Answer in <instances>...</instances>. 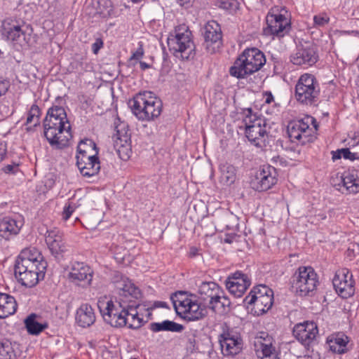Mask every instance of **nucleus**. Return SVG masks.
<instances>
[{"mask_svg":"<svg viewBox=\"0 0 359 359\" xmlns=\"http://www.w3.org/2000/svg\"><path fill=\"white\" fill-rule=\"evenodd\" d=\"M71 125L62 107H50L43 120V134L50 145L55 149L68 146Z\"/></svg>","mask_w":359,"mask_h":359,"instance_id":"nucleus-1","label":"nucleus"},{"mask_svg":"<svg viewBox=\"0 0 359 359\" xmlns=\"http://www.w3.org/2000/svg\"><path fill=\"white\" fill-rule=\"evenodd\" d=\"M265 63L266 57L262 51L257 48H248L235 60L229 74L238 79H245L258 72Z\"/></svg>","mask_w":359,"mask_h":359,"instance_id":"nucleus-2","label":"nucleus"},{"mask_svg":"<svg viewBox=\"0 0 359 359\" xmlns=\"http://www.w3.org/2000/svg\"><path fill=\"white\" fill-rule=\"evenodd\" d=\"M133 114L140 121H151L161 114V100L150 91L140 93L128 101Z\"/></svg>","mask_w":359,"mask_h":359,"instance_id":"nucleus-3","label":"nucleus"},{"mask_svg":"<svg viewBox=\"0 0 359 359\" xmlns=\"http://www.w3.org/2000/svg\"><path fill=\"white\" fill-rule=\"evenodd\" d=\"M177 315L188 321L198 320L205 316V310L201 306L192 294L178 291L171 296Z\"/></svg>","mask_w":359,"mask_h":359,"instance_id":"nucleus-4","label":"nucleus"},{"mask_svg":"<svg viewBox=\"0 0 359 359\" xmlns=\"http://www.w3.org/2000/svg\"><path fill=\"white\" fill-rule=\"evenodd\" d=\"M317 130V121L311 116H307L302 119L290 121L287 128L290 141L302 145L312 142L316 140Z\"/></svg>","mask_w":359,"mask_h":359,"instance_id":"nucleus-5","label":"nucleus"},{"mask_svg":"<svg viewBox=\"0 0 359 359\" xmlns=\"http://www.w3.org/2000/svg\"><path fill=\"white\" fill-rule=\"evenodd\" d=\"M292 287L300 297H312L319 284L318 277L311 266H299L291 277Z\"/></svg>","mask_w":359,"mask_h":359,"instance_id":"nucleus-6","label":"nucleus"},{"mask_svg":"<svg viewBox=\"0 0 359 359\" xmlns=\"http://www.w3.org/2000/svg\"><path fill=\"white\" fill-rule=\"evenodd\" d=\"M243 113L246 137L257 147H265L268 138L265 121L253 114L251 108L245 109Z\"/></svg>","mask_w":359,"mask_h":359,"instance_id":"nucleus-7","label":"nucleus"},{"mask_svg":"<svg viewBox=\"0 0 359 359\" xmlns=\"http://www.w3.org/2000/svg\"><path fill=\"white\" fill-rule=\"evenodd\" d=\"M191 35V33L188 29L178 28L175 30V34L168 36V48L175 57L182 60H189L194 57L195 47Z\"/></svg>","mask_w":359,"mask_h":359,"instance_id":"nucleus-8","label":"nucleus"},{"mask_svg":"<svg viewBox=\"0 0 359 359\" xmlns=\"http://www.w3.org/2000/svg\"><path fill=\"white\" fill-rule=\"evenodd\" d=\"M97 307L104 320L114 327L126 326L128 322L127 317L128 304L118 302V305L106 297L97 301Z\"/></svg>","mask_w":359,"mask_h":359,"instance_id":"nucleus-9","label":"nucleus"},{"mask_svg":"<svg viewBox=\"0 0 359 359\" xmlns=\"http://www.w3.org/2000/svg\"><path fill=\"white\" fill-rule=\"evenodd\" d=\"M320 95V86L316 77L310 74L302 75L295 86V98L301 104L312 105Z\"/></svg>","mask_w":359,"mask_h":359,"instance_id":"nucleus-10","label":"nucleus"},{"mask_svg":"<svg viewBox=\"0 0 359 359\" xmlns=\"http://www.w3.org/2000/svg\"><path fill=\"white\" fill-rule=\"evenodd\" d=\"M39 265L36 266L34 264L15 262L14 276L18 282L27 287L35 286L40 276L43 277L48 264L46 262H42Z\"/></svg>","mask_w":359,"mask_h":359,"instance_id":"nucleus-11","label":"nucleus"},{"mask_svg":"<svg viewBox=\"0 0 359 359\" xmlns=\"http://www.w3.org/2000/svg\"><path fill=\"white\" fill-rule=\"evenodd\" d=\"M120 302L124 304L136 303L142 297L141 290L128 277L118 271H115L112 277Z\"/></svg>","mask_w":359,"mask_h":359,"instance_id":"nucleus-12","label":"nucleus"},{"mask_svg":"<svg viewBox=\"0 0 359 359\" xmlns=\"http://www.w3.org/2000/svg\"><path fill=\"white\" fill-rule=\"evenodd\" d=\"M24 27L15 19L6 18L1 22L0 31L13 46L22 48L27 46L30 40V34L23 29Z\"/></svg>","mask_w":359,"mask_h":359,"instance_id":"nucleus-13","label":"nucleus"},{"mask_svg":"<svg viewBox=\"0 0 359 359\" xmlns=\"http://www.w3.org/2000/svg\"><path fill=\"white\" fill-rule=\"evenodd\" d=\"M114 130L116 131L113 135L114 147L119 157L123 161H127L131 153V140L128 125L121 121L117 117L114 121Z\"/></svg>","mask_w":359,"mask_h":359,"instance_id":"nucleus-14","label":"nucleus"},{"mask_svg":"<svg viewBox=\"0 0 359 359\" xmlns=\"http://www.w3.org/2000/svg\"><path fill=\"white\" fill-rule=\"evenodd\" d=\"M318 60V50L313 44L304 42L297 46L296 49L290 56V61L294 65L308 68L315 65Z\"/></svg>","mask_w":359,"mask_h":359,"instance_id":"nucleus-15","label":"nucleus"},{"mask_svg":"<svg viewBox=\"0 0 359 359\" xmlns=\"http://www.w3.org/2000/svg\"><path fill=\"white\" fill-rule=\"evenodd\" d=\"M94 275L93 270L86 263L74 262L70 264L67 277L74 285L88 287L91 285Z\"/></svg>","mask_w":359,"mask_h":359,"instance_id":"nucleus-16","label":"nucleus"},{"mask_svg":"<svg viewBox=\"0 0 359 359\" xmlns=\"http://www.w3.org/2000/svg\"><path fill=\"white\" fill-rule=\"evenodd\" d=\"M219 342L224 355L233 356L243 348V340L239 333L226 326L219 337Z\"/></svg>","mask_w":359,"mask_h":359,"instance_id":"nucleus-17","label":"nucleus"},{"mask_svg":"<svg viewBox=\"0 0 359 359\" xmlns=\"http://www.w3.org/2000/svg\"><path fill=\"white\" fill-rule=\"evenodd\" d=\"M276 169L269 165H264L256 173L252 182V187L257 191H265L271 189L278 181Z\"/></svg>","mask_w":359,"mask_h":359,"instance_id":"nucleus-18","label":"nucleus"},{"mask_svg":"<svg viewBox=\"0 0 359 359\" xmlns=\"http://www.w3.org/2000/svg\"><path fill=\"white\" fill-rule=\"evenodd\" d=\"M203 46L209 53H214L222 44V34L220 25L215 20L207 22L204 27Z\"/></svg>","mask_w":359,"mask_h":359,"instance_id":"nucleus-19","label":"nucleus"},{"mask_svg":"<svg viewBox=\"0 0 359 359\" xmlns=\"http://www.w3.org/2000/svg\"><path fill=\"white\" fill-rule=\"evenodd\" d=\"M229 292L235 297H241L251 285L248 275L241 271L231 273L225 280Z\"/></svg>","mask_w":359,"mask_h":359,"instance_id":"nucleus-20","label":"nucleus"},{"mask_svg":"<svg viewBox=\"0 0 359 359\" xmlns=\"http://www.w3.org/2000/svg\"><path fill=\"white\" fill-rule=\"evenodd\" d=\"M333 286L337 293L342 298H348L355 292V282L352 274L346 269L337 272L333 280Z\"/></svg>","mask_w":359,"mask_h":359,"instance_id":"nucleus-21","label":"nucleus"},{"mask_svg":"<svg viewBox=\"0 0 359 359\" xmlns=\"http://www.w3.org/2000/svg\"><path fill=\"white\" fill-rule=\"evenodd\" d=\"M267 28L264 30L266 34H271L281 38L290 30L289 20L282 14H270L266 17Z\"/></svg>","mask_w":359,"mask_h":359,"instance_id":"nucleus-22","label":"nucleus"},{"mask_svg":"<svg viewBox=\"0 0 359 359\" xmlns=\"http://www.w3.org/2000/svg\"><path fill=\"white\" fill-rule=\"evenodd\" d=\"M201 299L212 311H216V302L222 295V289L215 282H203L198 288Z\"/></svg>","mask_w":359,"mask_h":359,"instance_id":"nucleus-23","label":"nucleus"},{"mask_svg":"<svg viewBox=\"0 0 359 359\" xmlns=\"http://www.w3.org/2000/svg\"><path fill=\"white\" fill-rule=\"evenodd\" d=\"M46 243L51 254L56 258L62 256L67 250V245L63 241V233L57 228L47 230Z\"/></svg>","mask_w":359,"mask_h":359,"instance_id":"nucleus-24","label":"nucleus"},{"mask_svg":"<svg viewBox=\"0 0 359 359\" xmlns=\"http://www.w3.org/2000/svg\"><path fill=\"white\" fill-rule=\"evenodd\" d=\"M318 333L317 325L314 322H306L294 326L293 334L304 346H309Z\"/></svg>","mask_w":359,"mask_h":359,"instance_id":"nucleus-25","label":"nucleus"},{"mask_svg":"<svg viewBox=\"0 0 359 359\" xmlns=\"http://www.w3.org/2000/svg\"><path fill=\"white\" fill-rule=\"evenodd\" d=\"M76 166L80 173L85 177L97 175L100 171V161L98 155L80 156L76 158Z\"/></svg>","mask_w":359,"mask_h":359,"instance_id":"nucleus-26","label":"nucleus"},{"mask_svg":"<svg viewBox=\"0 0 359 359\" xmlns=\"http://www.w3.org/2000/svg\"><path fill=\"white\" fill-rule=\"evenodd\" d=\"M243 302L247 305L253 306L255 313L258 316L262 315L271 308L273 303V292L268 293L260 298H257L256 296H246Z\"/></svg>","mask_w":359,"mask_h":359,"instance_id":"nucleus-27","label":"nucleus"},{"mask_svg":"<svg viewBox=\"0 0 359 359\" xmlns=\"http://www.w3.org/2000/svg\"><path fill=\"white\" fill-rule=\"evenodd\" d=\"M349 338L343 332H337L330 334L327 338V344L330 349L339 354L344 353L348 351L347 345Z\"/></svg>","mask_w":359,"mask_h":359,"instance_id":"nucleus-28","label":"nucleus"},{"mask_svg":"<svg viewBox=\"0 0 359 359\" xmlns=\"http://www.w3.org/2000/svg\"><path fill=\"white\" fill-rule=\"evenodd\" d=\"M76 321L82 327H88L95 321V314L93 307L88 304H82L76 311Z\"/></svg>","mask_w":359,"mask_h":359,"instance_id":"nucleus-29","label":"nucleus"},{"mask_svg":"<svg viewBox=\"0 0 359 359\" xmlns=\"http://www.w3.org/2000/svg\"><path fill=\"white\" fill-rule=\"evenodd\" d=\"M22 220L5 217L0 220V237L8 240L11 235H16L22 226Z\"/></svg>","mask_w":359,"mask_h":359,"instance_id":"nucleus-30","label":"nucleus"},{"mask_svg":"<svg viewBox=\"0 0 359 359\" xmlns=\"http://www.w3.org/2000/svg\"><path fill=\"white\" fill-rule=\"evenodd\" d=\"M341 181L348 194L359 193V170L352 168L344 172Z\"/></svg>","mask_w":359,"mask_h":359,"instance_id":"nucleus-31","label":"nucleus"},{"mask_svg":"<svg viewBox=\"0 0 359 359\" xmlns=\"http://www.w3.org/2000/svg\"><path fill=\"white\" fill-rule=\"evenodd\" d=\"M15 262L24 264H34L39 266L42 262H46L41 253L35 248H29L22 250L17 257Z\"/></svg>","mask_w":359,"mask_h":359,"instance_id":"nucleus-32","label":"nucleus"},{"mask_svg":"<svg viewBox=\"0 0 359 359\" xmlns=\"http://www.w3.org/2000/svg\"><path fill=\"white\" fill-rule=\"evenodd\" d=\"M17 309L15 298L5 293H0V318L13 314Z\"/></svg>","mask_w":359,"mask_h":359,"instance_id":"nucleus-33","label":"nucleus"},{"mask_svg":"<svg viewBox=\"0 0 359 359\" xmlns=\"http://www.w3.org/2000/svg\"><path fill=\"white\" fill-rule=\"evenodd\" d=\"M140 306L138 303L128 304L127 317L128 318V327L133 330L141 327L144 323L143 318L140 317L137 309Z\"/></svg>","mask_w":359,"mask_h":359,"instance_id":"nucleus-34","label":"nucleus"},{"mask_svg":"<svg viewBox=\"0 0 359 359\" xmlns=\"http://www.w3.org/2000/svg\"><path fill=\"white\" fill-rule=\"evenodd\" d=\"M184 326L174 321L165 320L161 323H151L149 324V329L154 332H181L184 330Z\"/></svg>","mask_w":359,"mask_h":359,"instance_id":"nucleus-35","label":"nucleus"},{"mask_svg":"<svg viewBox=\"0 0 359 359\" xmlns=\"http://www.w3.org/2000/svg\"><path fill=\"white\" fill-rule=\"evenodd\" d=\"M99 149L95 142L91 139H84L80 141L77 146L76 158L98 155Z\"/></svg>","mask_w":359,"mask_h":359,"instance_id":"nucleus-36","label":"nucleus"},{"mask_svg":"<svg viewBox=\"0 0 359 359\" xmlns=\"http://www.w3.org/2000/svg\"><path fill=\"white\" fill-rule=\"evenodd\" d=\"M256 353L261 359H280L271 342L264 343L261 340L255 342Z\"/></svg>","mask_w":359,"mask_h":359,"instance_id":"nucleus-37","label":"nucleus"},{"mask_svg":"<svg viewBox=\"0 0 359 359\" xmlns=\"http://www.w3.org/2000/svg\"><path fill=\"white\" fill-rule=\"evenodd\" d=\"M18 344L9 340L0 342V359H16L18 355Z\"/></svg>","mask_w":359,"mask_h":359,"instance_id":"nucleus-38","label":"nucleus"},{"mask_svg":"<svg viewBox=\"0 0 359 359\" xmlns=\"http://www.w3.org/2000/svg\"><path fill=\"white\" fill-rule=\"evenodd\" d=\"M36 318V315L32 313L25 320V327L30 334L37 335L48 327L47 323H40Z\"/></svg>","mask_w":359,"mask_h":359,"instance_id":"nucleus-39","label":"nucleus"},{"mask_svg":"<svg viewBox=\"0 0 359 359\" xmlns=\"http://www.w3.org/2000/svg\"><path fill=\"white\" fill-rule=\"evenodd\" d=\"M221 172L220 182L226 185L233 184L236 177V168L233 165L229 163H224L220 165Z\"/></svg>","mask_w":359,"mask_h":359,"instance_id":"nucleus-40","label":"nucleus"},{"mask_svg":"<svg viewBox=\"0 0 359 359\" xmlns=\"http://www.w3.org/2000/svg\"><path fill=\"white\" fill-rule=\"evenodd\" d=\"M41 110L36 104H32L27 117L26 124H32L34 122V126L39 125V116Z\"/></svg>","mask_w":359,"mask_h":359,"instance_id":"nucleus-41","label":"nucleus"},{"mask_svg":"<svg viewBox=\"0 0 359 359\" xmlns=\"http://www.w3.org/2000/svg\"><path fill=\"white\" fill-rule=\"evenodd\" d=\"M99 12L104 17H109L114 14V8L111 1L102 0L99 1Z\"/></svg>","mask_w":359,"mask_h":359,"instance_id":"nucleus-42","label":"nucleus"},{"mask_svg":"<svg viewBox=\"0 0 359 359\" xmlns=\"http://www.w3.org/2000/svg\"><path fill=\"white\" fill-rule=\"evenodd\" d=\"M273 292V290L265 285H259L254 287L248 296H256L257 298L262 297L268 293Z\"/></svg>","mask_w":359,"mask_h":359,"instance_id":"nucleus-43","label":"nucleus"},{"mask_svg":"<svg viewBox=\"0 0 359 359\" xmlns=\"http://www.w3.org/2000/svg\"><path fill=\"white\" fill-rule=\"evenodd\" d=\"M219 7L229 12H235L238 9L239 3L237 0H219Z\"/></svg>","mask_w":359,"mask_h":359,"instance_id":"nucleus-44","label":"nucleus"},{"mask_svg":"<svg viewBox=\"0 0 359 359\" xmlns=\"http://www.w3.org/2000/svg\"><path fill=\"white\" fill-rule=\"evenodd\" d=\"M186 337L187 340V348L191 352L198 350L197 341H196V331L191 330L186 333Z\"/></svg>","mask_w":359,"mask_h":359,"instance_id":"nucleus-45","label":"nucleus"},{"mask_svg":"<svg viewBox=\"0 0 359 359\" xmlns=\"http://www.w3.org/2000/svg\"><path fill=\"white\" fill-rule=\"evenodd\" d=\"M11 86L8 79L0 75V97L5 95Z\"/></svg>","mask_w":359,"mask_h":359,"instance_id":"nucleus-46","label":"nucleus"},{"mask_svg":"<svg viewBox=\"0 0 359 359\" xmlns=\"http://www.w3.org/2000/svg\"><path fill=\"white\" fill-rule=\"evenodd\" d=\"M75 210V205L71 203L65 204L62 212V217L64 220H67Z\"/></svg>","mask_w":359,"mask_h":359,"instance_id":"nucleus-47","label":"nucleus"},{"mask_svg":"<svg viewBox=\"0 0 359 359\" xmlns=\"http://www.w3.org/2000/svg\"><path fill=\"white\" fill-rule=\"evenodd\" d=\"M231 304V302L229 299L225 296L224 292L222 290V295H221L220 298L218 301L216 302V310L219 309V305H220L221 308L224 309L225 307H229Z\"/></svg>","mask_w":359,"mask_h":359,"instance_id":"nucleus-48","label":"nucleus"},{"mask_svg":"<svg viewBox=\"0 0 359 359\" xmlns=\"http://www.w3.org/2000/svg\"><path fill=\"white\" fill-rule=\"evenodd\" d=\"M329 18L326 15H315L313 17V22L316 26L323 27L329 22Z\"/></svg>","mask_w":359,"mask_h":359,"instance_id":"nucleus-49","label":"nucleus"},{"mask_svg":"<svg viewBox=\"0 0 359 359\" xmlns=\"http://www.w3.org/2000/svg\"><path fill=\"white\" fill-rule=\"evenodd\" d=\"M342 156L345 159H349L353 161L358 158V154L357 153H352L348 148L341 149Z\"/></svg>","mask_w":359,"mask_h":359,"instance_id":"nucleus-50","label":"nucleus"},{"mask_svg":"<svg viewBox=\"0 0 359 359\" xmlns=\"http://www.w3.org/2000/svg\"><path fill=\"white\" fill-rule=\"evenodd\" d=\"M103 46V41L101 39L98 38L92 44V50L93 53L97 54L101 48Z\"/></svg>","mask_w":359,"mask_h":359,"instance_id":"nucleus-51","label":"nucleus"},{"mask_svg":"<svg viewBox=\"0 0 359 359\" xmlns=\"http://www.w3.org/2000/svg\"><path fill=\"white\" fill-rule=\"evenodd\" d=\"M144 55V50L142 46H140L135 52H134L130 57V60H140Z\"/></svg>","mask_w":359,"mask_h":359,"instance_id":"nucleus-52","label":"nucleus"},{"mask_svg":"<svg viewBox=\"0 0 359 359\" xmlns=\"http://www.w3.org/2000/svg\"><path fill=\"white\" fill-rule=\"evenodd\" d=\"M265 104H271L274 102V97L271 91H266L263 93Z\"/></svg>","mask_w":359,"mask_h":359,"instance_id":"nucleus-53","label":"nucleus"},{"mask_svg":"<svg viewBox=\"0 0 359 359\" xmlns=\"http://www.w3.org/2000/svg\"><path fill=\"white\" fill-rule=\"evenodd\" d=\"M156 308H168L167 303L165 302L156 301L154 302L153 305L147 309V311L149 309H153Z\"/></svg>","mask_w":359,"mask_h":359,"instance_id":"nucleus-54","label":"nucleus"},{"mask_svg":"<svg viewBox=\"0 0 359 359\" xmlns=\"http://www.w3.org/2000/svg\"><path fill=\"white\" fill-rule=\"evenodd\" d=\"M199 252H200V248L195 247V246H192L189 248V251L188 252V256L190 258L196 257V256L200 255Z\"/></svg>","mask_w":359,"mask_h":359,"instance_id":"nucleus-55","label":"nucleus"},{"mask_svg":"<svg viewBox=\"0 0 359 359\" xmlns=\"http://www.w3.org/2000/svg\"><path fill=\"white\" fill-rule=\"evenodd\" d=\"M16 168L15 165H7L2 168V170L6 174H14Z\"/></svg>","mask_w":359,"mask_h":359,"instance_id":"nucleus-56","label":"nucleus"},{"mask_svg":"<svg viewBox=\"0 0 359 359\" xmlns=\"http://www.w3.org/2000/svg\"><path fill=\"white\" fill-rule=\"evenodd\" d=\"M6 144L4 142H0V162H1L4 159L6 155Z\"/></svg>","mask_w":359,"mask_h":359,"instance_id":"nucleus-57","label":"nucleus"},{"mask_svg":"<svg viewBox=\"0 0 359 359\" xmlns=\"http://www.w3.org/2000/svg\"><path fill=\"white\" fill-rule=\"evenodd\" d=\"M332 158L334 161L336 160L340 159L342 156V152L341 151V149H337V151H332Z\"/></svg>","mask_w":359,"mask_h":359,"instance_id":"nucleus-58","label":"nucleus"},{"mask_svg":"<svg viewBox=\"0 0 359 359\" xmlns=\"http://www.w3.org/2000/svg\"><path fill=\"white\" fill-rule=\"evenodd\" d=\"M181 6L189 7L191 5V0H176Z\"/></svg>","mask_w":359,"mask_h":359,"instance_id":"nucleus-59","label":"nucleus"},{"mask_svg":"<svg viewBox=\"0 0 359 359\" xmlns=\"http://www.w3.org/2000/svg\"><path fill=\"white\" fill-rule=\"evenodd\" d=\"M140 67L141 70L144 71V70H146L147 69H149L151 67V65L147 64L145 62L140 61Z\"/></svg>","mask_w":359,"mask_h":359,"instance_id":"nucleus-60","label":"nucleus"},{"mask_svg":"<svg viewBox=\"0 0 359 359\" xmlns=\"http://www.w3.org/2000/svg\"><path fill=\"white\" fill-rule=\"evenodd\" d=\"M4 58V53L0 50V60L3 62V59Z\"/></svg>","mask_w":359,"mask_h":359,"instance_id":"nucleus-61","label":"nucleus"},{"mask_svg":"<svg viewBox=\"0 0 359 359\" xmlns=\"http://www.w3.org/2000/svg\"><path fill=\"white\" fill-rule=\"evenodd\" d=\"M131 1H133V3H138L140 1H141L142 0H130Z\"/></svg>","mask_w":359,"mask_h":359,"instance_id":"nucleus-62","label":"nucleus"},{"mask_svg":"<svg viewBox=\"0 0 359 359\" xmlns=\"http://www.w3.org/2000/svg\"><path fill=\"white\" fill-rule=\"evenodd\" d=\"M357 246H358V250H359V243H357Z\"/></svg>","mask_w":359,"mask_h":359,"instance_id":"nucleus-63","label":"nucleus"},{"mask_svg":"<svg viewBox=\"0 0 359 359\" xmlns=\"http://www.w3.org/2000/svg\"><path fill=\"white\" fill-rule=\"evenodd\" d=\"M130 359H137V358H130Z\"/></svg>","mask_w":359,"mask_h":359,"instance_id":"nucleus-64","label":"nucleus"}]
</instances>
